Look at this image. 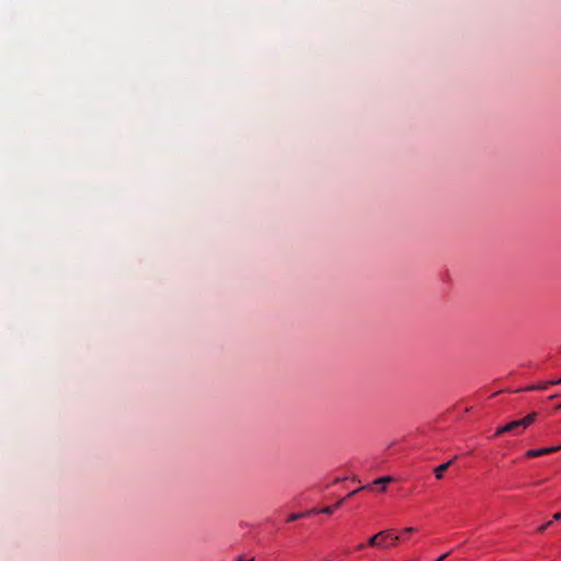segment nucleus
I'll use <instances>...</instances> for the list:
<instances>
[{"label":"nucleus","mask_w":561,"mask_h":561,"mask_svg":"<svg viewBox=\"0 0 561 561\" xmlns=\"http://www.w3.org/2000/svg\"><path fill=\"white\" fill-rule=\"evenodd\" d=\"M553 520H561V513H556L553 515Z\"/></svg>","instance_id":"obj_16"},{"label":"nucleus","mask_w":561,"mask_h":561,"mask_svg":"<svg viewBox=\"0 0 561 561\" xmlns=\"http://www.w3.org/2000/svg\"><path fill=\"white\" fill-rule=\"evenodd\" d=\"M385 537H392V530L391 529H386V530H382V531H379L378 534L371 536L367 543L368 546H371V547H387V543L383 542V539Z\"/></svg>","instance_id":"obj_1"},{"label":"nucleus","mask_w":561,"mask_h":561,"mask_svg":"<svg viewBox=\"0 0 561 561\" xmlns=\"http://www.w3.org/2000/svg\"><path fill=\"white\" fill-rule=\"evenodd\" d=\"M552 523H553V522H552V520H550V522H548V523H546V524L541 525V526L537 529V531H538V533H543L546 529H548V528L552 525Z\"/></svg>","instance_id":"obj_10"},{"label":"nucleus","mask_w":561,"mask_h":561,"mask_svg":"<svg viewBox=\"0 0 561 561\" xmlns=\"http://www.w3.org/2000/svg\"><path fill=\"white\" fill-rule=\"evenodd\" d=\"M415 531H416V529H415L414 527H407V528L404 529V533H407V534H413V533H415Z\"/></svg>","instance_id":"obj_14"},{"label":"nucleus","mask_w":561,"mask_h":561,"mask_svg":"<svg viewBox=\"0 0 561 561\" xmlns=\"http://www.w3.org/2000/svg\"><path fill=\"white\" fill-rule=\"evenodd\" d=\"M341 480H342V479L337 478V479H335V481H334V482H335V483H337V482H340Z\"/></svg>","instance_id":"obj_19"},{"label":"nucleus","mask_w":561,"mask_h":561,"mask_svg":"<svg viewBox=\"0 0 561 561\" xmlns=\"http://www.w3.org/2000/svg\"><path fill=\"white\" fill-rule=\"evenodd\" d=\"M345 501V499H341L339 500L334 505H331V506H325L323 508H321L319 511V513H322V514H327V515H331L334 513V511L341 506L343 504V502Z\"/></svg>","instance_id":"obj_5"},{"label":"nucleus","mask_w":561,"mask_h":561,"mask_svg":"<svg viewBox=\"0 0 561 561\" xmlns=\"http://www.w3.org/2000/svg\"><path fill=\"white\" fill-rule=\"evenodd\" d=\"M558 450H561V445L552 446V447H545V448H539V449H530L526 453V457H529V458L540 457V456L556 453Z\"/></svg>","instance_id":"obj_2"},{"label":"nucleus","mask_w":561,"mask_h":561,"mask_svg":"<svg viewBox=\"0 0 561 561\" xmlns=\"http://www.w3.org/2000/svg\"><path fill=\"white\" fill-rule=\"evenodd\" d=\"M387 538L391 539V542L388 546H394L399 541V537L394 536L393 534H392V537H385V539H387Z\"/></svg>","instance_id":"obj_12"},{"label":"nucleus","mask_w":561,"mask_h":561,"mask_svg":"<svg viewBox=\"0 0 561 561\" xmlns=\"http://www.w3.org/2000/svg\"><path fill=\"white\" fill-rule=\"evenodd\" d=\"M537 415L538 414L536 412H531L525 417L518 420V423L522 426V428H527L530 424H533L536 421Z\"/></svg>","instance_id":"obj_3"},{"label":"nucleus","mask_w":561,"mask_h":561,"mask_svg":"<svg viewBox=\"0 0 561 561\" xmlns=\"http://www.w3.org/2000/svg\"><path fill=\"white\" fill-rule=\"evenodd\" d=\"M559 408H561V404L559 405Z\"/></svg>","instance_id":"obj_20"},{"label":"nucleus","mask_w":561,"mask_h":561,"mask_svg":"<svg viewBox=\"0 0 561 561\" xmlns=\"http://www.w3.org/2000/svg\"><path fill=\"white\" fill-rule=\"evenodd\" d=\"M454 462V459L443 463V465H439L437 466L435 469H434V472H435V477L437 479H442L443 476H444V472L450 467V465Z\"/></svg>","instance_id":"obj_4"},{"label":"nucleus","mask_w":561,"mask_h":561,"mask_svg":"<svg viewBox=\"0 0 561 561\" xmlns=\"http://www.w3.org/2000/svg\"><path fill=\"white\" fill-rule=\"evenodd\" d=\"M520 427L522 426L519 425L518 420L512 421V422L507 423L506 425H504V430H507L508 432H515V431L519 430Z\"/></svg>","instance_id":"obj_7"},{"label":"nucleus","mask_w":561,"mask_h":561,"mask_svg":"<svg viewBox=\"0 0 561 561\" xmlns=\"http://www.w3.org/2000/svg\"><path fill=\"white\" fill-rule=\"evenodd\" d=\"M311 512H306V513H293L288 516L287 520L288 522H295L304 516H307L309 515Z\"/></svg>","instance_id":"obj_8"},{"label":"nucleus","mask_w":561,"mask_h":561,"mask_svg":"<svg viewBox=\"0 0 561 561\" xmlns=\"http://www.w3.org/2000/svg\"><path fill=\"white\" fill-rule=\"evenodd\" d=\"M549 383L551 386H554V385H561V378H559L558 380H550Z\"/></svg>","instance_id":"obj_15"},{"label":"nucleus","mask_w":561,"mask_h":561,"mask_svg":"<svg viewBox=\"0 0 561 561\" xmlns=\"http://www.w3.org/2000/svg\"><path fill=\"white\" fill-rule=\"evenodd\" d=\"M504 433H508V431H507V430H504V426H502V427H499V428L496 430L495 435H496V436H499V435H502V434H504Z\"/></svg>","instance_id":"obj_13"},{"label":"nucleus","mask_w":561,"mask_h":561,"mask_svg":"<svg viewBox=\"0 0 561 561\" xmlns=\"http://www.w3.org/2000/svg\"><path fill=\"white\" fill-rule=\"evenodd\" d=\"M366 489H370V485H365V486H362L360 490H366ZM359 491V489L355 490V491H352L351 493H348L346 495L345 499H348V497H352L354 494H356L357 492Z\"/></svg>","instance_id":"obj_11"},{"label":"nucleus","mask_w":561,"mask_h":561,"mask_svg":"<svg viewBox=\"0 0 561 561\" xmlns=\"http://www.w3.org/2000/svg\"><path fill=\"white\" fill-rule=\"evenodd\" d=\"M391 481H393V478H392V477H390V476H386V477H381V478H379V479H376V480L373 482V484H374V485H377V484H383V486H382V489H381V490L383 491V490H385V484H386V483H389V482H391Z\"/></svg>","instance_id":"obj_6"},{"label":"nucleus","mask_w":561,"mask_h":561,"mask_svg":"<svg viewBox=\"0 0 561 561\" xmlns=\"http://www.w3.org/2000/svg\"><path fill=\"white\" fill-rule=\"evenodd\" d=\"M364 548H365V545H364V543H359V545L356 547V549H357V550H363Z\"/></svg>","instance_id":"obj_17"},{"label":"nucleus","mask_w":561,"mask_h":561,"mask_svg":"<svg viewBox=\"0 0 561 561\" xmlns=\"http://www.w3.org/2000/svg\"><path fill=\"white\" fill-rule=\"evenodd\" d=\"M237 561H254V558H251L249 560H244L243 558H239Z\"/></svg>","instance_id":"obj_18"},{"label":"nucleus","mask_w":561,"mask_h":561,"mask_svg":"<svg viewBox=\"0 0 561 561\" xmlns=\"http://www.w3.org/2000/svg\"><path fill=\"white\" fill-rule=\"evenodd\" d=\"M549 386H551V385L548 381V382H545L541 385L529 386L526 388V390H546V389H548Z\"/></svg>","instance_id":"obj_9"}]
</instances>
